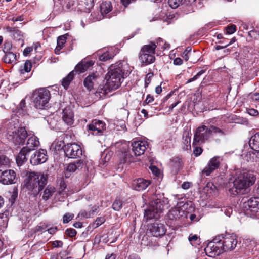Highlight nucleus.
<instances>
[{"label":"nucleus","mask_w":259,"mask_h":259,"mask_svg":"<svg viewBox=\"0 0 259 259\" xmlns=\"http://www.w3.org/2000/svg\"><path fill=\"white\" fill-rule=\"evenodd\" d=\"M154 192V190L148 191L143 195V198H148L149 201V207L145 210L144 212V220L146 222L153 218L159 217L160 214L164 210V201L158 198Z\"/></svg>","instance_id":"nucleus-2"},{"label":"nucleus","mask_w":259,"mask_h":259,"mask_svg":"<svg viewBox=\"0 0 259 259\" xmlns=\"http://www.w3.org/2000/svg\"><path fill=\"white\" fill-rule=\"evenodd\" d=\"M89 214L90 215V218L93 217L98 212V207L94 206L92 207V209L88 211Z\"/></svg>","instance_id":"nucleus-48"},{"label":"nucleus","mask_w":259,"mask_h":259,"mask_svg":"<svg viewBox=\"0 0 259 259\" xmlns=\"http://www.w3.org/2000/svg\"><path fill=\"white\" fill-rule=\"evenodd\" d=\"M30 152L24 147L21 150L16 158V162L18 165L20 166L23 164L28 159V155Z\"/></svg>","instance_id":"nucleus-28"},{"label":"nucleus","mask_w":259,"mask_h":259,"mask_svg":"<svg viewBox=\"0 0 259 259\" xmlns=\"http://www.w3.org/2000/svg\"><path fill=\"white\" fill-rule=\"evenodd\" d=\"M114 55L109 51L106 52L99 56V60L101 61H106L112 59Z\"/></svg>","instance_id":"nucleus-36"},{"label":"nucleus","mask_w":259,"mask_h":259,"mask_svg":"<svg viewBox=\"0 0 259 259\" xmlns=\"http://www.w3.org/2000/svg\"><path fill=\"white\" fill-rule=\"evenodd\" d=\"M122 206V201L119 199H116L112 204V208L115 211H119Z\"/></svg>","instance_id":"nucleus-39"},{"label":"nucleus","mask_w":259,"mask_h":259,"mask_svg":"<svg viewBox=\"0 0 259 259\" xmlns=\"http://www.w3.org/2000/svg\"><path fill=\"white\" fill-rule=\"evenodd\" d=\"M25 107V101L24 99H23L20 102L19 105L18 106V108L19 110H23L24 108Z\"/></svg>","instance_id":"nucleus-52"},{"label":"nucleus","mask_w":259,"mask_h":259,"mask_svg":"<svg viewBox=\"0 0 259 259\" xmlns=\"http://www.w3.org/2000/svg\"><path fill=\"white\" fill-rule=\"evenodd\" d=\"M204 251L206 254L211 257H215L223 252L220 242H215L214 238L212 242L208 243Z\"/></svg>","instance_id":"nucleus-13"},{"label":"nucleus","mask_w":259,"mask_h":259,"mask_svg":"<svg viewBox=\"0 0 259 259\" xmlns=\"http://www.w3.org/2000/svg\"><path fill=\"white\" fill-rule=\"evenodd\" d=\"M11 45L9 44L5 45L4 49L6 50V51L4 50L5 52V55L3 58L4 61L7 63H12L16 60V55L12 52H10L9 50L11 48Z\"/></svg>","instance_id":"nucleus-27"},{"label":"nucleus","mask_w":259,"mask_h":259,"mask_svg":"<svg viewBox=\"0 0 259 259\" xmlns=\"http://www.w3.org/2000/svg\"><path fill=\"white\" fill-rule=\"evenodd\" d=\"M249 146L254 151H257L259 154V132L251 136L249 142Z\"/></svg>","instance_id":"nucleus-29"},{"label":"nucleus","mask_w":259,"mask_h":259,"mask_svg":"<svg viewBox=\"0 0 259 259\" xmlns=\"http://www.w3.org/2000/svg\"><path fill=\"white\" fill-rule=\"evenodd\" d=\"M157 45L150 41L149 44L144 45L139 53V59L142 65H147L155 60V49Z\"/></svg>","instance_id":"nucleus-5"},{"label":"nucleus","mask_w":259,"mask_h":259,"mask_svg":"<svg viewBox=\"0 0 259 259\" xmlns=\"http://www.w3.org/2000/svg\"><path fill=\"white\" fill-rule=\"evenodd\" d=\"M256 180L255 176L252 172H244L238 175L233 182V186L229 191L233 195L242 193L243 190L252 185Z\"/></svg>","instance_id":"nucleus-4"},{"label":"nucleus","mask_w":259,"mask_h":259,"mask_svg":"<svg viewBox=\"0 0 259 259\" xmlns=\"http://www.w3.org/2000/svg\"><path fill=\"white\" fill-rule=\"evenodd\" d=\"M252 100L257 101L259 100V93H255L251 95Z\"/></svg>","instance_id":"nucleus-62"},{"label":"nucleus","mask_w":259,"mask_h":259,"mask_svg":"<svg viewBox=\"0 0 259 259\" xmlns=\"http://www.w3.org/2000/svg\"><path fill=\"white\" fill-rule=\"evenodd\" d=\"M62 119L68 125H71L74 122V113L69 107H66L62 111Z\"/></svg>","instance_id":"nucleus-24"},{"label":"nucleus","mask_w":259,"mask_h":259,"mask_svg":"<svg viewBox=\"0 0 259 259\" xmlns=\"http://www.w3.org/2000/svg\"><path fill=\"white\" fill-rule=\"evenodd\" d=\"M10 163V160L5 155H0V166L3 165H7Z\"/></svg>","instance_id":"nucleus-42"},{"label":"nucleus","mask_w":259,"mask_h":259,"mask_svg":"<svg viewBox=\"0 0 259 259\" xmlns=\"http://www.w3.org/2000/svg\"><path fill=\"white\" fill-rule=\"evenodd\" d=\"M242 207L248 216L253 217L259 211V197H252L242 203Z\"/></svg>","instance_id":"nucleus-11"},{"label":"nucleus","mask_w":259,"mask_h":259,"mask_svg":"<svg viewBox=\"0 0 259 259\" xmlns=\"http://www.w3.org/2000/svg\"><path fill=\"white\" fill-rule=\"evenodd\" d=\"M191 47H188L186 48V49L184 51V53L189 54V55H194L195 52L194 51L193 53H191Z\"/></svg>","instance_id":"nucleus-59"},{"label":"nucleus","mask_w":259,"mask_h":259,"mask_svg":"<svg viewBox=\"0 0 259 259\" xmlns=\"http://www.w3.org/2000/svg\"><path fill=\"white\" fill-rule=\"evenodd\" d=\"M188 206V203L183 204L180 202L177 205L171 208L167 213V218L170 220L184 219L187 217L188 212L186 210Z\"/></svg>","instance_id":"nucleus-9"},{"label":"nucleus","mask_w":259,"mask_h":259,"mask_svg":"<svg viewBox=\"0 0 259 259\" xmlns=\"http://www.w3.org/2000/svg\"><path fill=\"white\" fill-rule=\"evenodd\" d=\"M150 168L153 174L156 176H158L160 172L159 169L156 166H151L150 167Z\"/></svg>","instance_id":"nucleus-49"},{"label":"nucleus","mask_w":259,"mask_h":259,"mask_svg":"<svg viewBox=\"0 0 259 259\" xmlns=\"http://www.w3.org/2000/svg\"><path fill=\"white\" fill-rule=\"evenodd\" d=\"M112 10V5L110 1H106L103 2L100 5L101 13L103 14H107Z\"/></svg>","instance_id":"nucleus-32"},{"label":"nucleus","mask_w":259,"mask_h":259,"mask_svg":"<svg viewBox=\"0 0 259 259\" xmlns=\"http://www.w3.org/2000/svg\"><path fill=\"white\" fill-rule=\"evenodd\" d=\"M125 259H140L136 254H132L125 257Z\"/></svg>","instance_id":"nucleus-56"},{"label":"nucleus","mask_w":259,"mask_h":259,"mask_svg":"<svg viewBox=\"0 0 259 259\" xmlns=\"http://www.w3.org/2000/svg\"><path fill=\"white\" fill-rule=\"evenodd\" d=\"M190 183L185 182L183 183V184L182 185V188H183L184 189H188V188H190Z\"/></svg>","instance_id":"nucleus-61"},{"label":"nucleus","mask_w":259,"mask_h":259,"mask_svg":"<svg viewBox=\"0 0 259 259\" xmlns=\"http://www.w3.org/2000/svg\"><path fill=\"white\" fill-rule=\"evenodd\" d=\"M202 152V149L199 147L196 146L193 150V153L196 156H199Z\"/></svg>","instance_id":"nucleus-47"},{"label":"nucleus","mask_w":259,"mask_h":259,"mask_svg":"<svg viewBox=\"0 0 259 259\" xmlns=\"http://www.w3.org/2000/svg\"><path fill=\"white\" fill-rule=\"evenodd\" d=\"M214 241L220 242L223 251H229L234 250L237 244L236 235L228 233L217 235L214 237Z\"/></svg>","instance_id":"nucleus-6"},{"label":"nucleus","mask_w":259,"mask_h":259,"mask_svg":"<svg viewBox=\"0 0 259 259\" xmlns=\"http://www.w3.org/2000/svg\"><path fill=\"white\" fill-rule=\"evenodd\" d=\"M209 127V130H210L211 135L212 133L218 134L219 136H224L226 134L224 131L215 126L210 125Z\"/></svg>","instance_id":"nucleus-35"},{"label":"nucleus","mask_w":259,"mask_h":259,"mask_svg":"<svg viewBox=\"0 0 259 259\" xmlns=\"http://www.w3.org/2000/svg\"><path fill=\"white\" fill-rule=\"evenodd\" d=\"M102 80L101 77L98 73H92L88 75L84 80L83 84L84 87L89 91L93 89L94 87L99 84V82Z\"/></svg>","instance_id":"nucleus-16"},{"label":"nucleus","mask_w":259,"mask_h":259,"mask_svg":"<svg viewBox=\"0 0 259 259\" xmlns=\"http://www.w3.org/2000/svg\"><path fill=\"white\" fill-rule=\"evenodd\" d=\"M79 216L85 217V218H90V215L89 214V212L85 210L81 211L79 214Z\"/></svg>","instance_id":"nucleus-54"},{"label":"nucleus","mask_w":259,"mask_h":259,"mask_svg":"<svg viewBox=\"0 0 259 259\" xmlns=\"http://www.w3.org/2000/svg\"><path fill=\"white\" fill-rule=\"evenodd\" d=\"M47 175L30 172L24 181L23 187L34 194H38L47 184Z\"/></svg>","instance_id":"nucleus-3"},{"label":"nucleus","mask_w":259,"mask_h":259,"mask_svg":"<svg viewBox=\"0 0 259 259\" xmlns=\"http://www.w3.org/2000/svg\"><path fill=\"white\" fill-rule=\"evenodd\" d=\"M31 135V133H28L24 127H20L13 131L12 134H9L8 139L15 145H24L26 138Z\"/></svg>","instance_id":"nucleus-10"},{"label":"nucleus","mask_w":259,"mask_h":259,"mask_svg":"<svg viewBox=\"0 0 259 259\" xmlns=\"http://www.w3.org/2000/svg\"><path fill=\"white\" fill-rule=\"evenodd\" d=\"M127 67V65L121 61L111 65L105 76L106 83L102 87L100 86L99 92L106 95L119 88L127 74V72H125Z\"/></svg>","instance_id":"nucleus-1"},{"label":"nucleus","mask_w":259,"mask_h":259,"mask_svg":"<svg viewBox=\"0 0 259 259\" xmlns=\"http://www.w3.org/2000/svg\"><path fill=\"white\" fill-rule=\"evenodd\" d=\"M249 113L250 115H257L258 113V112L256 110L251 109L249 110Z\"/></svg>","instance_id":"nucleus-64"},{"label":"nucleus","mask_w":259,"mask_h":259,"mask_svg":"<svg viewBox=\"0 0 259 259\" xmlns=\"http://www.w3.org/2000/svg\"><path fill=\"white\" fill-rule=\"evenodd\" d=\"M191 137L189 136L188 132H184L183 135V143L186 147V149L188 147H190Z\"/></svg>","instance_id":"nucleus-34"},{"label":"nucleus","mask_w":259,"mask_h":259,"mask_svg":"<svg viewBox=\"0 0 259 259\" xmlns=\"http://www.w3.org/2000/svg\"><path fill=\"white\" fill-rule=\"evenodd\" d=\"M204 72V70H201L197 73L193 77L190 78L187 81V83H190L195 80H196L200 75H201Z\"/></svg>","instance_id":"nucleus-46"},{"label":"nucleus","mask_w":259,"mask_h":259,"mask_svg":"<svg viewBox=\"0 0 259 259\" xmlns=\"http://www.w3.org/2000/svg\"><path fill=\"white\" fill-rule=\"evenodd\" d=\"M194 55H189V54H187L186 53H184L183 54L182 57L186 60L188 61L190 57L193 56Z\"/></svg>","instance_id":"nucleus-63"},{"label":"nucleus","mask_w":259,"mask_h":259,"mask_svg":"<svg viewBox=\"0 0 259 259\" xmlns=\"http://www.w3.org/2000/svg\"><path fill=\"white\" fill-rule=\"evenodd\" d=\"M236 31V26L235 25H231L229 26H228L226 28L227 33L229 34H231L234 33Z\"/></svg>","instance_id":"nucleus-45"},{"label":"nucleus","mask_w":259,"mask_h":259,"mask_svg":"<svg viewBox=\"0 0 259 259\" xmlns=\"http://www.w3.org/2000/svg\"><path fill=\"white\" fill-rule=\"evenodd\" d=\"M94 64V61L92 60H83L75 66V72H84L91 66H93Z\"/></svg>","instance_id":"nucleus-26"},{"label":"nucleus","mask_w":259,"mask_h":259,"mask_svg":"<svg viewBox=\"0 0 259 259\" xmlns=\"http://www.w3.org/2000/svg\"><path fill=\"white\" fill-rule=\"evenodd\" d=\"M88 129L93 135H101L105 129V124L102 121L95 119L88 125Z\"/></svg>","instance_id":"nucleus-18"},{"label":"nucleus","mask_w":259,"mask_h":259,"mask_svg":"<svg viewBox=\"0 0 259 259\" xmlns=\"http://www.w3.org/2000/svg\"><path fill=\"white\" fill-rule=\"evenodd\" d=\"M153 75V73H148L147 74L145 78V87H147L148 84L150 82V78Z\"/></svg>","instance_id":"nucleus-50"},{"label":"nucleus","mask_w":259,"mask_h":259,"mask_svg":"<svg viewBox=\"0 0 259 259\" xmlns=\"http://www.w3.org/2000/svg\"><path fill=\"white\" fill-rule=\"evenodd\" d=\"M183 60L180 58H176L174 60V64L176 65H180L182 64Z\"/></svg>","instance_id":"nucleus-53"},{"label":"nucleus","mask_w":259,"mask_h":259,"mask_svg":"<svg viewBox=\"0 0 259 259\" xmlns=\"http://www.w3.org/2000/svg\"><path fill=\"white\" fill-rule=\"evenodd\" d=\"M209 127L206 125L199 126L194 133L193 145L194 146L204 143L210 137Z\"/></svg>","instance_id":"nucleus-8"},{"label":"nucleus","mask_w":259,"mask_h":259,"mask_svg":"<svg viewBox=\"0 0 259 259\" xmlns=\"http://www.w3.org/2000/svg\"><path fill=\"white\" fill-rule=\"evenodd\" d=\"M15 179L16 174L13 170L0 169V183L5 185L13 184L15 183Z\"/></svg>","instance_id":"nucleus-15"},{"label":"nucleus","mask_w":259,"mask_h":259,"mask_svg":"<svg viewBox=\"0 0 259 259\" xmlns=\"http://www.w3.org/2000/svg\"><path fill=\"white\" fill-rule=\"evenodd\" d=\"M52 245L54 247H62L63 246V242L61 241H54L52 242Z\"/></svg>","instance_id":"nucleus-51"},{"label":"nucleus","mask_w":259,"mask_h":259,"mask_svg":"<svg viewBox=\"0 0 259 259\" xmlns=\"http://www.w3.org/2000/svg\"><path fill=\"white\" fill-rule=\"evenodd\" d=\"M23 20V16H14L12 20L13 21H21Z\"/></svg>","instance_id":"nucleus-60"},{"label":"nucleus","mask_w":259,"mask_h":259,"mask_svg":"<svg viewBox=\"0 0 259 259\" xmlns=\"http://www.w3.org/2000/svg\"><path fill=\"white\" fill-rule=\"evenodd\" d=\"M55 192V188L50 185H48L44 191L42 197L44 201L49 199Z\"/></svg>","instance_id":"nucleus-30"},{"label":"nucleus","mask_w":259,"mask_h":259,"mask_svg":"<svg viewBox=\"0 0 259 259\" xmlns=\"http://www.w3.org/2000/svg\"><path fill=\"white\" fill-rule=\"evenodd\" d=\"M75 74V70H73L62 79V85L64 87V89H67L71 81L73 79Z\"/></svg>","instance_id":"nucleus-31"},{"label":"nucleus","mask_w":259,"mask_h":259,"mask_svg":"<svg viewBox=\"0 0 259 259\" xmlns=\"http://www.w3.org/2000/svg\"><path fill=\"white\" fill-rule=\"evenodd\" d=\"M149 229L151 235L156 237L163 236L166 232L164 225L157 222L152 224L150 226Z\"/></svg>","instance_id":"nucleus-19"},{"label":"nucleus","mask_w":259,"mask_h":259,"mask_svg":"<svg viewBox=\"0 0 259 259\" xmlns=\"http://www.w3.org/2000/svg\"><path fill=\"white\" fill-rule=\"evenodd\" d=\"M150 183L151 182L149 180H146L143 178H139L133 181L132 188L136 191H142L145 190Z\"/></svg>","instance_id":"nucleus-22"},{"label":"nucleus","mask_w":259,"mask_h":259,"mask_svg":"<svg viewBox=\"0 0 259 259\" xmlns=\"http://www.w3.org/2000/svg\"><path fill=\"white\" fill-rule=\"evenodd\" d=\"M83 166V162L81 160H78L76 162L69 163L66 168V171L64 172L65 177L69 178L70 177V173L73 172L76 170L81 169Z\"/></svg>","instance_id":"nucleus-23"},{"label":"nucleus","mask_w":259,"mask_h":259,"mask_svg":"<svg viewBox=\"0 0 259 259\" xmlns=\"http://www.w3.org/2000/svg\"><path fill=\"white\" fill-rule=\"evenodd\" d=\"M74 217V214L70 213H65L63 218V222L64 223H67L70 221Z\"/></svg>","instance_id":"nucleus-43"},{"label":"nucleus","mask_w":259,"mask_h":259,"mask_svg":"<svg viewBox=\"0 0 259 259\" xmlns=\"http://www.w3.org/2000/svg\"><path fill=\"white\" fill-rule=\"evenodd\" d=\"M66 37L65 35H61L58 37L57 39V45L55 49V53L57 54H59L61 49H62L64 44L66 42Z\"/></svg>","instance_id":"nucleus-33"},{"label":"nucleus","mask_w":259,"mask_h":259,"mask_svg":"<svg viewBox=\"0 0 259 259\" xmlns=\"http://www.w3.org/2000/svg\"><path fill=\"white\" fill-rule=\"evenodd\" d=\"M188 240L192 245H196L200 243V239L197 235L190 234Z\"/></svg>","instance_id":"nucleus-38"},{"label":"nucleus","mask_w":259,"mask_h":259,"mask_svg":"<svg viewBox=\"0 0 259 259\" xmlns=\"http://www.w3.org/2000/svg\"><path fill=\"white\" fill-rule=\"evenodd\" d=\"M220 160V157L215 156L212 158L209 161L207 166L202 170V172L205 174L206 176L210 175L214 170L219 167Z\"/></svg>","instance_id":"nucleus-20"},{"label":"nucleus","mask_w":259,"mask_h":259,"mask_svg":"<svg viewBox=\"0 0 259 259\" xmlns=\"http://www.w3.org/2000/svg\"><path fill=\"white\" fill-rule=\"evenodd\" d=\"M50 98V93L48 90L45 88L38 89L33 95L34 107L39 109L48 107Z\"/></svg>","instance_id":"nucleus-7"},{"label":"nucleus","mask_w":259,"mask_h":259,"mask_svg":"<svg viewBox=\"0 0 259 259\" xmlns=\"http://www.w3.org/2000/svg\"><path fill=\"white\" fill-rule=\"evenodd\" d=\"M65 233L68 236H69L70 237H73L76 235V230L73 228L67 229L65 231Z\"/></svg>","instance_id":"nucleus-44"},{"label":"nucleus","mask_w":259,"mask_h":259,"mask_svg":"<svg viewBox=\"0 0 259 259\" xmlns=\"http://www.w3.org/2000/svg\"><path fill=\"white\" fill-rule=\"evenodd\" d=\"M120 163L132 162L135 161V157L131 153L126 144H123L120 150L118 151Z\"/></svg>","instance_id":"nucleus-14"},{"label":"nucleus","mask_w":259,"mask_h":259,"mask_svg":"<svg viewBox=\"0 0 259 259\" xmlns=\"http://www.w3.org/2000/svg\"><path fill=\"white\" fill-rule=\"evenodd\" d=\"M7 30L8 31L10 32H16V33H17L18 35H19L21 33L20 31H19L18 30L16 29L15 28H11V27H8L7 28Z\"/></svg>","instance_id":"nucleus-55"},{"label":"nucleus","mask_w":259,"mask_h":259,"mask_svg":"<svg viewBox=\"0 0 259 259\" xmlns=\"http://www.w3.org/2000/svg\"><path fill=\"white\" fill-rule=\"evenodd\" d=\"M146 143L145 141H134L132 144V151L136 156L143 154L146 149Z\"/></svg>","instance_id":"nucleus-21"},{"label":"nucleus","mask_w":259,"mask_h":259,"mask_svg":"<svg viewBox=\"0 0 259 259\" xmlns=\"http://www.w3.org/2000/svg\"><path fill=\"white\" fill-rule=\"evenodd\" d=\"M47 151L44 149H40L35 151L30 158V163L34 165L44 163L47 160Z\"/></svg>","instance_id":"nucleus-17"},{"label":"nucleus","mask_w":259,"mask_h":259,"mask_svg":"<svg viewBox=\"0 0 259 259\" xmlns=\"http://www.w3.org/2000/svg\"><path fill=\"white\" fill-rule=\"evenodd\" d=\"M65 155L70 158H77L82 155L80 146L75 143L68 144L64 147Z\"/></svg>","instance_id":"nucleus-12"},{"label":"nucleus","mask_w":259,"mask_h":259,"mask_svg":"<svg viewBox=\"0 0 259 259\" xmlns=\"http://www.w3.org/2000/svg\"><path fill=\"white\" fill-rule=\"evenodd\" d=\"M153 100H154L153 97L152 96H151V95H147V96L146 97L145 102L148 104L151 103V102H152L153 101Z\"/></svg>","instance_id":"nucleus-58"},{"label":"nucleus","mask_w":259,"mask_h":259,"mask_svg":"<svg viewBox=\"0 0 259 259\" xmlns=\"http://www.w3.org/2000/svg\"><path fill=\"white\" fill-rule=\"evenodd\" d=\"M105 219L104 217H98L97 218L95 222L92 224V227L96 228L101 225L105 222Z\"/></svg>","instance_id":"nucleus-40"},{"label":"nucleus","mask_w":259,"mask_h":259,"mask_svg":"<svg viewBox=\"0 0 259 259\" xmlns=\"http://www.w3.org/2000/svg\"><path fill=\"white\" fill-rule=\"evenodd\" d=\"M32 67V64L30 61L27 60L24 65L23 69L21 70V73H24V71L26 72H29L30 71Z\"/></svg>","instance_id":"nucleus-41"},{"label":"nucleus","mask_w":259,"mask_h":259,"mask_svg":"<svg viewBox=\"0 0 259 259\" xmlns=\"http://www.w3.org/2000/svg\"><path fill=\"white\" fill-rule=\"evenodd\" d=\"M32 51V48L31 47H27L23 51V55L24 56H27L28 55L31 51Z\"/></svg>","instance_id":"nucleus-57"},{"label":"nucleus","mask_w":259,"mask_h":259,"mask_svg":"<svg viewBox=\"0 0 259 259\" xmlns=\"http://www.w3.org/2000/svg\"><path fill=\"white\" fill-rule=\"evenodd\" d=\"M26 146L24 147L26 150L30 152L34 149L35 148L38 147L39 145V141L38 138L31 133L30 136H28Z\"/></svg>","instance_id":"nucleus-25"},{"label":"nucleus","mask_w":259,"mask_h":259,"mask_svg":"<svg viewBox=\"0 0 259 259\" xmlns=\"http://www.w3.org/2000/svg\"><path fill=\"white\" fill-rule=\"evenodd\" d=\"M184 1L185 0H168V3L171 8L176 9L182 5Z\"/></svg>","instance_id":"nucleus-37"}]
</instances>
